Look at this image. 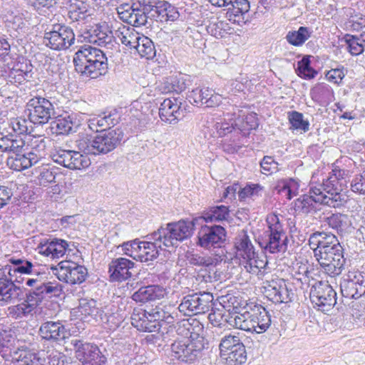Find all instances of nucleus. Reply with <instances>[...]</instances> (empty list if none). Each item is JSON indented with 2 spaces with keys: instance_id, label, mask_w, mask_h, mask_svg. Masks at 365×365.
<instances>
[{
  "instance_id": "obj_1",
  "label": "nucleus",
  "mask_w": 365,
  "mask_h": 365,
  "mask_svg": "<svg viewBox=\"0 0 365 365\" xmlns=\"http://www.w3.org/2000/svg\"><path fill=\"white\" fill-rule=\"evenodd\" d=\"M309 245L322 271L330 277L339 275L344 269V249L337 237L326 232H315L309 237Z\"/></svg>"
},
{
  "instance_id": "obj_2",
  "label": "nucleus",
  "mask_w": 365,
  "mask_h": 365,
  "mask_svg": "<svg viewBox=\"0 0 365 365\" xmlns=\"http://www.w3.org/2000/svg\"><path fill=\"white\" fill-rule=\"evenodd\" d=\"M344 162H350V159L346 157L336 160L332 165L331 171L322 177V182L315 180L314 184L322 188L326 205L334 208L343 206L346 202V195L341 191L346 184L351 171L343 164Z\"/></svg>"
},
{
  "instance_id": "obj_3",
  "label": "nucleus",
  "mask_w": 365,
  "mask_h": 365,
  "mask_svg": "<svg viewBox=\"0 0 365 365\" xmlns=\"http://www.w3.org/2000/svg\"><path fill=\"white\" fill-rule=\"evenodd\" d=\"M73 63L77 72L90 78H97L108 71L106 53L91 46H81L75 53Z\"/></svg>"
},
{
  "instance_id": "obj_4",
  "label": "nucleus",
  "mask_w": 365,
  "mask_h": 365,
  "mask_svg": "<svg viewBox=\"0 0 365 365\" xmlns=\"http://www.w3.org/2000/svg\"><path fill=\"white\" fill-rule=\"evenodd\" d=\"M125 141L123 131L120 128L108 130L95 136H83L77 140V147L86 155L106 154Z\"/></svg>"
},
{
  "instance_id": "obj_5",
  "label": "nucleus",
  "mask_w": 365,
  "mask_h": 365,
  "mask_svg": "<svg viewBox=\"0 0 365 365\" xmlns=\"http://www.w3.org/2000/svg\"><path fill=\"white\" fill-rule=\"evenodd\" d=\"M284 217L274 213L267 216V230L264 232L260 247L271 254L284 252L287 248V236L284 227Z\"/></svg>"
},
{
  "instance_id": "obj_6",
  "label": "nucleus",
  "mask_w": 365,
  "mask_h": 365,
  "mask_svg": "<svg viewBox=\"0 0 365 365\" xmlns=\"http://www.w3.org/2000/svg\"><path fill=\"white\" fill-rule=\"evenodd\" d=\"M235 248L236 258L248 272L258 274L265 267L267 260L260 258L246 232L235 238Z\"/></svg>"
},
{
  "instance_id": "obj_7",
  "label": "nucleus",
  "mask_w": 365,
  "mask_h": 365,
  "mask_svg": "<svg viewBox=\"0 0 365 365\" xmlns=\"http://www.w3.org/2000/svg\"><path fill=\"white\" fill-rule=\"evenodd\" d=\"M160 0H137L131 5L122 4L116 8L120 19L135 27L144 26L148 14L155 13Z\"/></svg>"
},
{
  "instance_id": "obj_8",
  "label": "nucleus",
  "mask_w": 365,
  "mask_h": 365,
  "mask_svg": "<svg viewBox=\"0 0 365 365\" xmlns=\"http://www.w3.org/2000/svg\"><path fill=\"white\" fill-rule=\"evenodd\" d=\"M194 224L188 220H180L168 223L166 227H160L154 232V237L163 240L165 247L177 246L178 242L189 238L193 232Z\"/></svg>"
},
{
  "instance_id": "obj_9",
  "label": "nucleus",
  "mask_w": 365,
  "mask_h": 365,
  "mask_svg": "<svg viewBox=\"0 0 365 365\" xmlns=\"http://www.w3.org/2000/svg\"><path fill=\"white\" fill-rule=\"evenodd\" d=\"M56 101L51 97L35 96L26 103V111L30 123L34 125L47 123L54 113Z\"/></svg>"
},
{
  "instance_id": "obj_10",
  "label": "nucleus",
  "mask_w": 365,
  "mask_h": 365,
  "mask_svg": "<svg viewBox=\"0 0 365 365\" xmlns=\"http://www.w3.org/2000/svg\"><path fill=\"white\" fill-rule=\"evenodd\" d=\"M203 349L204 341L202 337L175 341L171 345L172 356L185 363L194 362L201 357Z\"/></svg>"
},
{
  "instance_id": "obj_11",
  "label": "nucleus",
  "mask_w": 365,
  "mask_h": 365,
  "mask_svg": "<svg viewBox=\"0 0 365 365\" xmlns=\"http://www.w3.org/2000/svg\"><path fill=\"white\" fill-rule=\"evenodd\" d=\"M75 41L73 29L64 24L52 25L51 29L46 31L43 43L48 48L56 51L66 50Z\"/></svg>"
},
{
  "instance_id": "obj_12",
  "label": "nucleus",
  "mask_w": 365,
  "mask_h": 365,
  "mask_svg": "<svg viewBox=\"0 0 365 365\" xmlns=\"http://www.w3.org/2000/svg\"><path fill=\"white\" fill-rule=\"evenodd\" d=\"M213 300V295L209 292L188 294L182 298L178 310L187 316L205 314L212 307Z\"/></svg>"
},
{
  "instance_id": "obj_13",
  "label": "nucleus",
  "mask_w": 365,
  "mask_h": 365,
  "mask_svg": "<svg viewBox=\"0 0 365 365\" xmlns=\"http://www.w3.org/2000/svg\"><path fill=\"white\" fill-rule=\"evenodd\" d=\"M309 297L314 307L325 312L336 303V292L328 282H317L310 289Z\"/></svg>"
},
{
  "instance_id": "obj_14",
  "label": "nucleus",
  "mask_w": 365,
  "mask_h": 365,
  "mask_svg": "<svg viewBox=\"0 0 365 365\" xmlns=\"http://www.w3.org/2000/svg\"><path fill=\"white\" fill-rule=\"evenodd\" d=\"M55 270V274L60 281L70 284L83 283L88 275V270L84 266L68 259L60 262Z\"/></svg>"
},
{
  "instance_id": "obj_15",
  "label": "nucleus",
  "mask_w": 365,
  "mask_h": 365,
  "mask_svg": "<svg viewBox=\"0 0 365 365\" xmlns=\"http://www.w3.org/2000/svg\"><path fill=\"white\" fill-rule=\"evenodd\" d=\"M343 297L359 299L365 294V272L350 270L344 275L340 284Z\"/></svg>"
},
{
  "instance_id": "obj_16",
  "label": "nucleus",
  "mask_w": 365,
  "mask_h": 365,
  "mask_svg": "<svg viewBox=\"0 0 365 365\" xmlns=\"http://www.w3.org/2000/svg\"><path fill=\"white\" fill-rule=\"evenodd\" d=\"M314 183L315 177L312 176L309 194H304L294 201V209L299 213L307 214L316 212L318 204L326 205L322 188L314 185Z\"/></svg>"
},
{
  "instance_id": "obj_17",
  "label": "nucleus",
  "mask_w": 365,
  "mask_h": 365,
  "mask_svg": "<svg viewBox=\"0 0 365 365\" xmlns=\"http://www.w3.org/2000/svg\"><path fill=\"white\" fill-rule=\"evenodd\" d=\"M52 160L68 169L81 170L88 168L91 165L88 155L82 154L81 151L70 150H58L52 155Z\"/></svg>"
},
{
  "instance_id": "obj_18",
  "label": "nucleus",
  "mask_w": 365,
  "mask_h": 365,
  "mask_svg": "<svg viewBox=\"0 0 365 365\" xmlns=\"http://www.w3.org/2000/svg\"><path fill=\"white\" fill-rule=\"evenodd\" d=\"M72 344L76 349V356L83 365H103L106 362V358L96 344L77 339L73 340Z\"/></svg>"
},
{
  "instance_id": "obj_19",
  "label": "nucleus",
  "mask_w": 365,
  "mask_h": 365,
  "mask_svg": "<svg viewBox=\"0 0 365 365\" xmlns=\"http://www.w3.org/2000/svg\"><path fill=\"white\" fill-rule=\"evenodd\" d=\"M63 287L56 282L39 284L26 294V299L35 309L46 298L58 297L63 293Z\"/></svg>"
},
{
  "instance_id": "obj_20",
  "label": "nucleus",
  "mask_w": 365,
  "mask_h": 365,
  "mask_svg": "<svg viewBox=\"0 0 365 365\" xmlns=\"http://www.w3.org/2000/svg\"><path fill=\"white\" fill-rule=\"evenodd\" d=\"M10 270L9 267L0 268V301L6 303H14L23 295L21 289L14 283Z\"/></svg>"
},
{
  "instance_id": "obj_21",
  "label": "nucleus",
  "mask_w": 365,
  "mask_h": 365,
  "mask_svg": "<svg viewBox=\"0 0 365 365\" xmlns=\"http://www.w3.org/2000/svg\"><path fill=\"white\" fill-rule=\"evenodd\" d=\"M214 6L227 8V16L230 21L240 24L250 9L248 0H208Z\"/></svg>"
},
{
  "instance_id": "obj_22",
  "label": "nucleus",
  "mask_w": 365,
  "mask_h": 365,
  "mask_svg": "<svg viewBox=\"0 0 365 365\" xmlns=\"http://www.w3.org/2000/svg\"><path fill=\"white\" fill-rule=\"evenodd\" d=\"M226 237L225 228L220 225L204 226L198 232V245L204 248L220 247Z\"/></svg>"
},
{
  "instance_id": "obj_23",
  "label": "nucleus",
  "mask_w": 365,
  "mask_h": 365,
  "mask_svg": "<svg viewBox=\"0 0 365 365\" xmlns=\"http://www.w3.org/2000/svg\"><path fill=\"white\" fill-rule=\"evenodd\" d=\"M83 38L90 43L107 48H110L115 43L113 32L106 24L95 25L84 33Z\"/></svg>"
},
{
  "instance_id": "obj_24",
  "label": "nucleus",
  "mask_w": 365,
  "mask_h": 365,
  "mask_svg": "<svg viewBox=\"0 0 365 365\" xmlns=\"http://www.w3.org/2000/svg\"><path fill=\"white\" fill-rule=\"evenodd\" d=\"M266 297L274 304L287 303L291 301V291L282 279L267 282L264 287Z\"/></svg>"
},
{
  "instance_id": "obj_25",
  "label": "nucleus",
  "mask_w": 365,
  "mask_h": 365,
  "mask_svg": "<svg viewBox=\"0 0 365 365\" xmlns=\"http://www.w3.org/2000/svg\"><path fill=\"white\" fill-rule=\"evenodd\" d=\"M181 102L176 98L165 99L159 108V117L162 121L175 124L184 116Z\"/></svg>"
},
{
  "instance_id": "obj_26",
  "label": "nucleus",
  "mask_w": 365,
  "mask_h": 365,
  "mask_svg": "<svg viewBox=\"0 0 365 365\" xmlns=\"http://www.w3.org/2000/svg\"><path fill=\"white\" fill-rule=\"evenodd\" d=\"M68 246V242L58 238L45 239L41 241L36 250L42 255L51 259H58L66 253Z\"/></svg>"
},
{
  "instance_id": "obj_27",
  "label": "nucleus",
  "mask_w": 365,
  "mask_h": 365,
  "mask_svg": "<svg viewBox=\"0 0 365 365\" xmlns=\"http://www.w3.org/2000/svg\"><path fill=\"white\" fill-rule=\"evenodd\" d=\"M33 66L29 60L18 57L10 69L7 78L12 83L21 84L32 76Z\"/></svg>"
},
{
  "instance_id": "obj_28",
  "label": "nucleus",
  "mask_w": 365,
  "mask_h": 365,
  "mask_svg": "<svg viewBox=\"0 0 365 365\" xmlns=\"http://www.w3.org/2000/svg\"><path fill=\"white\" fill-rule=\"evenodd\" d=\"M236 115L234 117L236 130L242 137L247 136L250 131L258 127V118L257 114L253 112H248L242 109H236Z\"/></svg>"
},
{
  "instance_id": "obj_29",
  "label": "nucleus",
  "mask_w": 365,
  "mask_h": 365,
  "mask_svg": "<svg viewBox=\"0 0 365 365\" xmlns=\"http://www.w3.org/2000/svg\"><path fill=\"white\" fill-rule=\"evenodd\" d=\"M167 294L165 287L158 284L140 287L132 294V299L136 303L145 304L163 299Z\"/></svg>"
},
{
  "instance_id": "obj_30",
  "label": "nucleus",
  "mask_w": 365,
  "mask_h": 365,
  "mask_svg": "<svg viewBox=\"0 0 365 365\" xmlns=\"http://www.w3.org/2000/svg\"><path fill=\"white\" fill-rule=\"evenodd\" d=\"M39 335L43 339L58 342L68 337V332L61 322L47 321L41 324Z\"/></svg>"
},
{
  "instance_id": "obj_31",
  "label": "nucleus",
  "mask_w": 365,
  "mask_h": 365,
  "mask_svg": "<svg viewBox=\"0 0 365 365\" xmlns=\"http://www.w3.org/2000/svg\"><path fill=\"white\" fill-rule=\"evenodd\" d=\"M120 115L116 110L94 115L88 120V127L96 133L106 132L119 123Z\"/></svg>"
},
{
  "instance_id": "obj_32",
  "label": "nucleus",
  "mask_w": 365,
  "mask_h": 365,
  "mask_svg": "<svg viewBox=\"0 0 365 365\" xmlns=\"http://www.w3.org/2000/svg\"><path fill=\"white\" fill-rule=\"evenodd\" d=\"M24 346L20 345L14 332L11 329L0 331V355L6 361H9L10 357Z\"/></svg>"
},
{
  "instance_id": "obj_33",
  "label": "nucleus",
  "mask_w": 365,
  "mask_h": 365,
  "mask_svg": "<svg viewBox=\"0 0 365 365\" xmlns=\"http://www.w3.org/2000/svg\"><path fill=\"white\" fill-rule=\"evenodd\" d=\"M134 262L130 259L119 257L111 261L109 265L110 278L112 282H123L131 277L130 269Z\"/></svg>"
},
{
  "instance_id": "obj_34",
  "label": "nucleus",
  "mask_w": 365,
  "mask_h": 365,
  "mask_svg": "<svg viewBox=\"0 0 365 365\" xmlns=\"http://www.w3.org/2000/svg\"><path fill=\"white\" fill-rule=\"evenodd\" d=\"M309 96L316 104L322 107L329 106L335 99L333 88L326 83H316L310 89Z\"/></svg>"
},
{
  "instance_id": "obj_35",
  "label": "nucleus",
  "mask_w": 365,
  "mask_h": 365,
  "mask_svg": "<svg viewBox=\"0 0 365 365\" xmlns=\"http://www.w3.org/2000/svg\"><path fill=\"white\" fill-rule=\"evenodd\" d=\"M131 324L138 330L145 332L158 331L162 326L160 322L150 319L148 312L145 310L133 312L131 316Z\"/></svg>"
},
{
  "instance_id": "obj_36",
  "label": "nucleus",
  "mask_w": 365,
  "mask_h": 365,
  "mask_svg": "<svg viewBox=\"0 0 365 365\" xmlns=\"http://www.w3.org/2000/svg\"><path fill=\"white\" fill-rule=\"evenodd\" d=\"M25 141L17 135H3L0 134V150L9 155L26 151L28 148Z\"/></svg>"
},
{
  "instance_id": "obj_37",
  "label": "nucleus",
  "mask_w": 365,
  "mask_h": 365,
  "mask_svg": "<svg viewBox=\"0 0 365 365\" xmlns=\"http://www.w3.org/2000/svg\"><path fill=\"white\" fill-rule=\"evenodd\" d=\"M76 118L73 115L64 113L58 115L51 123V129L56 135H68L72 132Z\"/></svg>"
},
{
  "instance_id": "obj_38",
  "label": "nucleus",
  "mask_w": 365,
  "mask_h": 365,
  "mask_svg": "<svg viewBox=\"0 0 365 365\" xmlns=\"http://www.w3.org/2000/svg\"><path fill=\"white\" fill-rule=\"evenodd\" d=\"M141 34L135 30L133 27L121 25L115 31V37L119 39L122 44L130 50L133 53L135 44L139 41Z\"/></svg>"
},
{
  "instance_id": "obj_39",
  "label": "nucleus",
  "mask_w": 365,
  "mask_h": 365,
  "mask_svg": "<svg viewBox=\"0 0 365 365\" xmlns=\"http://www.w3.org/2000/svg\"><path fill=\"white\" fill-rule=\"evenodd\" d=\"M66 9L67 16L72 22L84 21L90 15L88 5L81 0H69Z\"/></svg>"
},
{
  "instance_id": "obj_40",
  "label": "nucleus",
  "mask_w": 365,
  "mask_h": 365,
  "mask_svg": "<svg viewBox=\"0 0 365 365\" xmlns=\"http://www.w3.org/2000/svg\"><path fill=\"white\" fill-rule=\"evenodd\" d=\"M252 308L250 311H245L243 313H237L231 316L229 323L237 329L246 331L254 332L255 321H253Z\"/></svg>"
},
{
  "instance_id": "obj_41",
  "label": "nucleus",
  "mask_w": 365,
  "mask_h": 365,
  "mask_svg": "<svg viewBox=\"0 0 365 365\" xmlns=\"http://www.w3.org/2000/svg\"><path fill=\"white\" fill-rule=\"evenodd\" d=\"M253 321H255L254 332L264 333L271 325V317L268 311L261 305H255L252 308Z\"/></svg>"
},
{
  "instance_id": "obj_42",
  "label": "nucleus",
  "mask_w": 365,
  "mask_h": 365,
  "mask_svg": "<svg viewBox=\"0 0 365 365\" xmlns=\"http://www.w3.org/2000/svg\"><path fill=\"white\" fill-rule=\"evenodd\" d=\"M7 166L14 170L21 171L35 165L27 150L22 153L9 155L6 159Z\"/></svg>"
},
{
  "instance_id": "obj_43",
  "label": "nucleus",
  "mask_w": 365,
  "mask_h": 365,
  "mask_svg": "<svg viewBox=\"0 0 365 365\" xmlns=\"http://www.w3.org/2000/svg\"><path fill=\"white\" fill-rule=\"evenodd\" d=\"M155 14L160 22L174 21L180 16L178 9L165 0H160Z\"/></svg>"
},
{
  "instance_id": "obj_44",
  "label": "nucleus",
  "mask_w": 365,
  "mask_h": 365,
  "mask_svg": "<svg viewBox=\"0 0 365 365\" xmlns=\"http://www.w3.org/2000/svg\"><path fill=\"white\" fill-rule=\"evenodd\" d=\"M77 312L84 319L89 317L98 321L99 315L101 312L97 307L96 301L93 299H81L77 307Z\"/></svg>"
},
{
  "instance_id": "obj_45",
  "label": "nucleus",
  "mask_w": 365,
  "mask_h": 365,
  "mask_svg": "<svg viewBox=\"0 0 365 365\" xmlns=\"http://www.w3.org/2000/svg\"><path fill=\"white\" fill-rule=\"evenodd\" d=\"M235 115V111L232 113H227L224 115L222 118L219 119L215 123L214 128L218 137L222 138L232 133L233 131L237 132L233 117Z\"/></svg>"
},
{
  "instance_id": "obj_46",
  "label": "nucleus",
  "mask_w": 365,
  "mask_h": 365,
  "mask_svg": "<svg viewBox=\"0 0 365 365\" xmlns=\"http://www.w3.org/2000/svg\"><path fill=\"white\" fill-rule=\"evenodd\" d=\"M10 360L13 362L14 365H41L37 354L32 353L25 346L19 350V351H16L10 357Z\"/></svg>"
},
{
  "instance_id": "obj_47",
  "label": "nucleus",
  "mask_w": 365,
  "mask_h": 365,
  "mask_svg": "<svg viewBox=\"0 0 365 365\" xmlns=\"http://www.w3.org/2000/svg\"><path fill=\"white\" fill-rule=\"evenodd\" d=\"M9 262L11 264H6L4 267H9L11 268L10 276L13 278L16 273L24 274L37 273L34 269V265L29 260L23 258L16 259L14 257H11L9 259Z\"/></svg>"
},
{
  "instance_id": "obj_48",
  "label": "nucleus",
  "mask_w": 365,
  "mask_h": 365,
  "mask_svg": "<svg viewBox=\"0 0 365 365\" xmlns=\"http://www.w3.org/2000/svg\"><path fill=\"white\" fill-rule=\"evenodd\" d=\"M135 52L138 53L141 58L151 59L155 56L156 51L151 39L142 34L133 51V53Z\"/></svg>"
},
{
  "instance_id": "obj_49",
  "label": "nucleus",
  "mask_w": 365,
  "mask_h": 365,
  "mask_svg": "<svg viewBox=\"0 0 365 365\" xmlns=\"http://www.w3.org/2000/svg\"><path fill=\"white\" fill-rule=\"evenodd\" d=\"M148 241H143L145 245V255L147 262L156 259L159 255V251L162 250L163 245V240L162 237L156 239L154 237V232L145 237Z\"/></svg>"
},
{
  "instance_id": "obj_50",
  "label": "nucleus",
  "mask_w": 365,
  "mask_h": 365,
  "mask_svg": "<svg viewBox=\"0 0 365 365\" xmlns=\"http://www.w3.org/2000/svg\"><path fill=\"white\" fill-rule=\"evenodd\" d=\"M312 34V31L310 28L300 26L297 31H289L286 36V40L293 46H299L311 37Z\"/></svg>"
},
{
  "instance_id": "obj_51",
  "label": "nucleus",
  "mask_w": 365,
  "mask_h": 365,
  "mask_svg": "<svg viewBox=\"0 0 365 365\" xmlns=\"http://www.w3.org/2000/svg\"><path fill=\"white\" fill-rule=\"evenodd\" d=\"M297 189V182L292 178L278 180L274 187V190L287 200H290L295 195Z\"/></svg>"
},
{
  "instance_id": "obj_52",
  "label": "nucleus",
  "mask_w": 365,
  "mask_h": 365,
  "mask_svg": "<svg viewBox=\"0 0 365 365\" xmlns=\"http://www.w3.org/2000/svg\"><path fill=\"white\" fill-rule=\"evenodd\" d=\"M229 216V208L225 205H217L210 207L203 214L202 218L206 222H219L226 220Z\"/></svg>"
},
{
  "instance_id": "obj_53",
  "label": "nucleus",
  "mask_w": 365,
  "mask_h": 365,
  "mask_svg": "<svg viewBox=\"0 0 365 365\" xmlns=\"http://www.w3.org/2000/svg\"><path fill=\"white\" fill-rule=\"evenodd\" d=\"M188 263L192 266L210 267L215 266L217 259L210 256L189 252L186 254Z\"/></svg>"
},
{
  "instance_id": "obj_54",
  "label": "nucleus",
  "mask_w": 365,
  "mask_h": 365,
  "mask_svg": "<svg viewBox=\"0 0 365 365\" xmlns=\"http://www.w3.org/2000/svg\"><path fill=\"white\" fill-rule=\"evenodd\" d=\"M98 321L105 329L110 331L115 330L123 322V317L118 313H107L101 311Z\"/></svg>"
},
{
  "instance_id": "obj_55",
  "label": "nucleus",
  "mask_w": 365,
  "mask_h": 365,
  "mask_svg": "<svg viewBox=\"0 0 365 365\" xmlns=\"http://www.w3.org/2000/svg\"><path fill=\"white\" fill-rule=\"evenodd\" d=\"M230 365L242 364L245 362L247 354L244 344L234 347L232 351L222 356Z\"/></svg>"
},
{
  "instance_id": "obj_56",
  "label": "nucleus",
  "mask_w": 365,
  "mask_h": 365,
  "mask_svg": "<svg viewBox=\"0 0 365 365\" xmlns=\"http://www.w3.org/2000/svg\"><path fill=\"white\" fill-rule=\"evenodd\" d=\"M35 308L25 299L23 302L8 308L9 315L14 319H21L32 315Z\"/></svg>"
},
{
  "instance_id": "obj_57",
  "label": "nucleus",
  "mask_w": 365,
  "mask_h": 365,
  "mask_svg": "<svg viewBox=\"0 0 365 365\" xmlns=\"http://www.w3.org/2000/svg\"><path fill=\"white\" fill-rule=\"evenodd\" d=\"M288 120L294 130L306 133L309 129V122L304 118V115L298 111H290L288 113Z\"/></svg>"
},
{
  "instance_id": "obj_58",
  "label": "nucleus",
  "mask_w": 365,
  "mask_h": 365,
  "mask_svg": "<svg viewBox=\"0 0 365 365\" xmlns=\"http://www.w3.org/2000/svg\"><path fill=\"white\" fill-rule=\"evenodd\" d=\"M46 143L44 138L35 139L31 143V148L30 151H27L33 163L36 164L46 155Z\"/></svg>"
},
{
  "instance_id": "obj_59",
  "label": "nucleus",
  "mask_w": 365,
  "mask_h": 365,
  "mask_svg": "<svg viewBox=\"0 0 365 365\" xmlns=\"http://www.w3.org/2000/svg\"><path fill=\"white\" fill-rule=\"evenodd\" d=\"M310 63L309 56H304L301 61H298L296 72L300 78L312 79L317 74V72L311 67Z\"/></svg>"
},
{
  "instance_id": "obj_60",
  "label": "nucleus",
  "mask_w": 365,
  "mask_h": 365,
  "mask_svg": "<svg viewBox=\"0 0 365 365\" xmlns=\"http://www.w3.org/2000/svg\"><path fill=\"white\" fill-rule=\"evenodd\" d=\"M240 338L237 336L232 334H226L222 336L220 339L219 348L220 350L221 356H224V354H227L234 349V347L238 345H242Z\"/></svg>"
},
{
  "instance_id": "obj_61",
  "label": "nucleus",
  "mask_w": 365,
  "mask_h": 365,
  "mask_svg": "<svg viewBox=\"0 0 365 365\" xmlns=\"http://www.w3.org/2000/svg\"><path fill=\"white\" fill-rule=\"evenodd\" d=\"M57 169L55 167L45 166L39 170L38 180L40 185L46 187L49 184L56 182Z\"/></svg>"
},
{
  "instance_id": "obj_62",
  "label": "nucleus",
  "mask_w": 365,
  "mask_h": 365,
  "mask_svg": "<svg viewBox=\"0 0 365 365\" xmlns=\"http://www.w3.org/2000/svg\"><path fill=\"white\" fill-rule=\"evenodd\" d=\"M344 39L346 44L348 51L352 56H358L364 51L365 47L359 36L346 34L344 37Z\"/></svg>"
},
{
  "instance_id": "obj_63",
  "label": "nucleus",
  "mask_w": 365,
  "mask_h": 365,
  "mask_svg": "<svg viewBox=\"0 0 365 365\" xmlns=\"http://www.w3.org/2000/svg\"><path fill=\"white\" fill-rule=\"evenodd\" d=\"M175 93H181L192 84L190 76L186 74L180 73L175 76H171L170 83Z\"/></svg>"
},
{
  "instance_id": "obj_64",
  "label": "nucleus",
  "mask_w": 365,
  "mask_h": 365,
  "mask_svg": "<svg viewBox=\"0 0 365 365\" xmlns=\"http://www.w3.org/2000/svg\"><path fill=\"white\" fill-rule=\"evenodd\" d=\"M29 124L28 120L24 118H14L9 121V128L16 135H21L28 133Z\"/></svg>"
}]
</instances>
